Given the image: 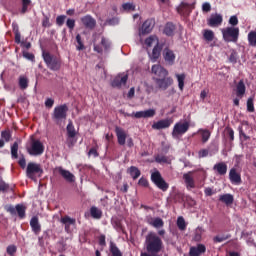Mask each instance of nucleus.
Returning <instances> with one entry per match:
<instances>
[{
    "mask_svg": "<svg viewBox=\"0 0 256 256\" xmlns=\"http://www.w3.org/2000/svg\"><path fill=\"white\" fill-rule=\"evenodd\" d=\"M164 245L163 240L155 232L147 234L144 242V249L146 252H141L140 256H161Z\"/></svg>",
    "mask_w": 256,
    "mask_h": 256,
    "instance_id": "obj_1",
    "label": "nucleus"
},
{
    "mask_svg": "<svg viewBox=\"0 0 256 256\" xmlns=\"http://www.w3.org/2000/svg\"><path fill=\"white\" fill-rule=\"evenodd\" d=\"M42 57L44 59V63H46L48 69L51 71H59L61 69V57L51 54L48 51H42Z\"/></svg>",
    "mask_w": 256,
    "mask_h": 256,
    "instance_id": "obj_2",
    "label": "nucleus"
},
{
    "mask_svg": "<svg viewBox=\"0 0 256 256\" xmlns=\"http://www.w3.org/2000/svg\"><path fill=\"white\" fill-rule=\"evenodd\" d=\"M223 39L226 43H237L239 41V28L227 27L222 29Z\"/></svg>",
    "mask_w": 256,
    "mask_h": 256,
    "instance_id": "obj_3",
    "label": "nucleus"
},
{
    "mask_svg": "<svg viewBox=\"0 0 256 256\" xmlns=\"http://www.w3.org/2000/svg\"><path fill=\"white\" fill-rule=\"evenodd\" d=\"M150 179L152 183L160 189V191H167V189H169V183L165 181L159 170L152 172Z\"/></svg>",
    "mask_w": 256,
    "mask_h": 256,
    "instance_id": "obj_4",
    "label": "nucleus"
},
{
    "mask_svg": "<svg viewBox=\"0 0 256 256\" xmlns=\"http://www.w3.org/2000/svg\"><path fill=\"white\" fill-rule=\"evenodd\" d=\"M68 112L69 106H67V104L56 106L52 113V119H54V121H65Z\"/></svg>",
    "mask_w": 256,
    "mask_h": 256,
    "instance_id": "obj_5",
    "label": "nucleus"
},
{
    "mask_svg": "<svg viewBox=\"0 0 256 256\" xmlns=\"http://www.w3.org/2000/svg\"><path fill=\"white\" fill-rule=\"evenodd\" d=\"M27 151L29 155H32V157H39L42 153H45V146L41 140H32Z\"/></svg>",
    "mask_w": 256,
    "mask_h": 256,
    "instance_id": "obj_6",
    "label": "nucleus"
},
{
    "mask_svg": "<svg viewBox=\"0 0 256 256\" xmlns=\"http://www.w3.org/2000/svg\"><path fill=\"white\" fill-rule=\"evenodd\" d=\"M4 209L7 213H10V215H18L20 219H25V211H27V207L23 204H17L16 207L11 204H7L4 206Z\"/></svg>",
    "mask_w": 256,
    "mask_h": 256,
    "instance_id": "obj_7",
    "label": "nucleus"
},
{
    "mask_svg": "<svg viewBox=\"0 0 256 256\" xmlns=\"http://www.w3.org/2000/svg\"><path fill=\"white\" fill-rule=\"evenodd\" d=\"M26 175L29 179H35V175L41 177L43 175V168L41 164L29 162L26 168Z\"/></svg>",
    "mask_w": 256,
    "mask_h": 256,
    "instance_id": "obj_8",
    "label": "nucleus"
},
{
    "mask_svg": "<svg viewBox=\"0 0 256 256\" xmlns=\"http://www.w3.org/2000/svg\"><path fill=\"white\" fill-rule=\"evenodd\" d=\"M195 9V4H189L186 2H181L180 5L177 6L176 11L178 15L181 17H184V19H187L191 13H193V10Z\"/></svg>",
    "mask_w": 256,
    "mask_h": 256,
    "instance_id": "obj_9",
    "label": "nucleus"
},
{
    "mask_svg": "<svg viewBox=\"0 0 256 256\" xmlns=\"http://www.w3.org/2000/svg\"><path fill=\"white\" fill-rule=\"evenodd\" d=\"M189 122H177L174 125L173 131H172V137L174 139H177V137H179V135H185V133H187V131H189Z\"/></svg>",
    "mask_w": 256,
    "mask_h": 256,
    "instance_id": "obj_10",
    "label": "nucleus"
},
{
    "mask_svg": "<svg viewBox=\"0 0 256 256\" xmlns=\"http://www.w3.org/2000/svg\"><path fill=\"white\" fill-rule=\"evenodd\" d=\"M110 48L111 42L105 36H102L100 44L94 43V51L96 53H103V49L104 51H109Z\"/></svg>",
    "mask_w": 256,
    "mask_h": 256,
    "instance_id": "obj_11",
    "label": "nucleus"
},
{
    "mask_svg": "<svg viewBox=\"0 0 256 256\" xmlns=\"http://www.w3.org/2000/svg\"><path fill=\"white\" fill-rule=\"evenodd\" d=\"M161 51H163V44L159 43V40H157L156 45L152 49V53L149 54L152 63H157L159 57H161Z\"/></svg>",
    "mask_w": 256,
    "mask_h": 256,
    "instance_id": "obj_12",
    "label": "nucleus"
},
{
    "mask_svg": "<svg viewBox=\"0 0 256 256\" xmlns=\"http://www.w3.org/2000/svg\"><path fill=\"white\" fill-rule=\"evenodd\" d=\"M163 59L168 65H175V52L171 50L169 47H165L162 51Z\"/></svg>",
    "mask_w": 256,
    "mask_h": 256,
    "instance_id": "obj_13",
    "label": "nucleus"
},
{
    "mask_svg": "<svg viewBox=\"0 0 256 256\" xmlns=\"http://www.w3.org/2000/svg\"><path fill=\"white\" fill-rule=\"evenodd\" d=\"M54 171H57V173H59V175H61V177H63V179L68 183H75V175H73L69 170H65L63 167L59 166L56 167Z\"/></svg>",
    "mask_w": 256,
    "mask_h": 256,
    "instance_id": "obj_14",
    "label": "nucleus"
},
{
    "mask_svg": "<svg viewBox=\"0 0 256 256\" xmlns=\"http://www.w3.org/2000/svg\"><path fill=\"white\" fill-rule=\"evenodd\" d=\"M155 81L162 91H167V89L173 85V78L171 77L156 78Z\"/></svg>",
    "mask_w": 256,
    "mask_h": 256,
    "instance_id": "obj_15",
    "label": "nucleus"
},
{
    "mask_svg": "<svg viewBox=\"0 0 256 256\" xmlns=\"http://www.w3.org/2000/svg\"><path fill=\"white\" fill-rule=\"evenodd\" d=\"M129 79V75L125 74L122 76V74H118L111 82L112 87H116L118 89H121L123 85H127V81Z\"/></svg>",
    "mask_w": 256,
    "mask_h": 256,
    "instance_id": "obj_16",
    "label": "nucleus"
},
{
    "mask_svg": "<svg viewBox=\"0 0 256 256\" xmlns=\"http://www.w3.org/2000/svg\"><path fill=\"white\" fill-rule=\"evenodd\" d=\"M155 27V20L154 19H147L140 29L141 35H149L153 31V28Z\"/></svg>",
    "mask_w": 256,
    "mask_h": 256,
    "instance_id": "obj_17",
    "label": "nucleus"
},
{
    "mask_svg": "<svg viewBox=\"0 0 256 256\" xmlns=\"http://www.w3.org/2000/svg\"><path fill=\"white\" fill-rule=\"evenodd\" d=\"M229 179L232 185H241V173L237 172V168H231L229 171Z\"/></svg>",
    "mask_w": 256,
    "mask_h": 256,
    "instance_id": "obj_18",
    "label": "nucleus"
},
{
    "mask_svg": "<svg viewBox=\"0 0 256 256\" xmlns=\"http://www.w3.org/2000/svg\"><path fill=\"white\" fill-rule=\"evenodd\" d=\"M152 73L156 75V77H160V79H163L169 75V71L159 64H154L152 66Z\"/></svg>",
    "mask_w": 256,
    "mask_h": 256,
    "instance_id": "obj_19",
    "label": "nucleus"
},
{
    "mask_svg": "<svg viewBox=\"0 0 256 256\" xmlns=\"http://www.w3.org/2000/svg\"><path fill=\"white\" fill-rule=\"evenodd\" d=\"M223 23V15L221 14H211L210 18L208 19L209 27H219Z\"/></svg>",
    "mask_w": 256,
    "mask_h": 256,
    "instance_id": "obj_20",
    "label": "nucleus"
},
{
    "mask_svg": "<svg viewBox=\"0 0 256 256\" xmlns=\"http://www.w3.org/2000/svg\"><path fill=\"white\" fill-rule=\"evenodd\" d=\"M155 114H156L155 109H148L144 111H138L133 115L136 119H149L151 117H155Z\"/></svg>",
    "mask_w": 256,
    "mask_h": 256,
    "instance_id": "obj_21",
    "label": "nucleus"
},
{
    "mask_svg": "<svg viewBox=\"0 0 256 256\" xmlns=\"http://www.w3.org/2000/svg\"><path fill=\"white\" fill-rule=\"evenodd\" d=\"M80 21L86 29H95V25H97V21L90 15L82 17Z\"/></svg>",
    "mask_w": 256,
    "mask_h": 256,
    "instance_id": "obj_22",
    "label": "nucleus"
},
{
    "mask_svg": "<svg viewBox=\"0 0 256 256\" xmlns=\"http://www.w3.org/2000/svg\"><path fill=\"white\" fill-rule=\"evenodd\" d=\"M207 251V247L204 244H198L197 246H192L189 251L190 256H201Z\"/></svg>",
    "mask_w": 256,
    "mask_h": 256,
    "instance_id": "obj_23",
    "label": "nucleus"
},
{
    "mask_svg": "<svg viewBox=\"0 0 256 256\" xmlns=\"http://www.w3.org/2000/svg\"><path fill=\"white\" fill-rule=\"evenodd\" d=\"M171 123H173V120L171 119H163L158 122H155L152 125V129H157L158 131L161 129H169L171 127Z\"/></svg>",
    "mask_w": 256,
    "mask_h": 256,
    "instance_id": "obj_24",
    "label": "nucleus"
},
{
    "mask_svg": "<svg viewBox=\"0 0 256 256\" xmlns=\"http://www.w3.org/2000/svg\"><path fill=\"white\" fill-rule=\"evenodd\" d=\"M115 133H116L118 144L121 146L125 145L127 141V133H125V130L117 126L115 128Z\"/></svg>",
    "mask_w": 256,
    "mask_h": 256,
    "instance_id": "obj_25",
    "label": "nucleus"
},
{
    "mask_svg": "<svg viewBox=\"0 0 256 256\" xmlns=\"http://www.w3.org/2000/svg\"><path fill=\"white\" fill-rule=\"evenodd\" d=\"M60 222L65 225L66 233L71 231V225H76L77 220L75 218H71L69 216H64L60 219Z\"/></svg>",
    "mask_w": 256,
    "mask_h": 256,
    "instance_id": "obj_26",
    "label": "nucleus"
},
{
    "mask_svg": "<svg viewBox=\"0 0 256 256\" xmlns=\"http://www.w3.org/2000/svg\"><path fill=\"white\" fill-rule=\"evenodd\" d=\"M146 223H148V225H151L152 227H155V229H161V227L165 225V222L160 217H149L147 218Z\"/></svg>",
    "mask_w": 256,
    "mask_h": 256,
    "instance_id": "obj_27",
    "label": "nucleus"
},
{
    "mask_svg": "<svg viewBox=\"0 0 256 256\" xmlns=\"http://www.w3.org/2000/svg\"><path fill=\"white\" fill-rule=\"evenodd\" d=\"M30 227L35 235L41 233V224L39 223V218L37 216L31 218Z\"/></svg>",
    "mask_w": 256,
    "mask_h": 256,
    "instance_id": "obj_28",
    "label": "nucleus"
},
{
    "mask_svg": "<svg viewBox=\"0 0 256 256\" xmlns=\"http://www.w3.org/2000/svg\"><path fill=\"white\" fill-rule=\"evenodd\" d=\"M213 171H216L218 175H227V164L225 162L216 163L213 166Z\"/></svg>",
    "mask_w": 256,
    "mask_h": 256,
    "instance_id": "obj_29",
    "label": "nucleus"
},
{
    "mask_svg": "<svg viewBox=\"0 0 256 256\" xmlns=\"http://www.w3.org/2000/svg\"><path fill=\"white\" fill-rule=\"evenodd\" d=\"M246 91L247 87L245 86V82L243 80H240L236 85V96L239 99H243Z\"/></svg>",
    "mask_w": 256,
    "mask_h": 256,
    "instance_id": "obj_30",
    "label": "nucleus"
},
{
    "mask_svg": "<svg viewBox=\"0 0 256 256\" xmlns=\"http://www.w3.org/2000/svg\"><path fill=\"white\" fill-rule=\"evenodd\" d=\"M220 203H224L229 207V205H233L235 201V197L232 194H222L219 196Z\"/></svg>",
    "mask_w": 256,
    "mask_h": 256,
    "instance_id": "obj_31",
    "label": "nucleus"
},
{
    "mask_svg": "<svg viewBox=\"0 0 256 256\" xmlns=\"http://www.w3.org/2000/svg\"><path fill=\"white\" fill-rule=\"evenodd\" d=\"M183 179L186 183V189H188V191H190V189H195V180L193 179L191 174L189 173L184 174Z\"/></svg>",
    "mask_w": 256,
    "mask_h": 256,
    "instance_id": "obj_32",
    "label": "nucleus"
},
{
    "mask_svg": "<svg viewBox=\"0 0 256 256\" xmlns=\"http://www.w3.org/2000/svg\"><path fill=\"white\" fill-rule=\"evenodd\" d=\"M163 33H164V35H167V37H173V35H175L174 24L171 22L166 23Z\"/></svg>",
    "mask_w": 256,
    "mask_h": 256,
    "instance_id": "obj_33",
    "label": "nucleus"
},
{
    "mask_svg": "<svg viewBox=\"0 0 256 256\" xmlns=\"http://www.w3.org/2000/svg\"><path fill=\"white\" fill-rule=\"evenodd\" d=\"M12 31L15 35V43L19 45L21 43V32H19V24L17 22L12 23Z\"/></svg>",
    "mask_w": 256,
    "mask_h": 256,
    "instance_id": "obj_34",
    "label": "nucleus"
},
{
    "mask_svg": "<svg viewBox=\"0 0 256 256\" xmlns=\"http://www.w3.org/2000/svg\"><path fill=\"white\" fill-rule=\"evenodd\" d=\"M109 249L112 256H123V252H121V250L119 249V247H117V244H115V242H110Z\"/></svg>",
    "mask_w": 256,
    "mask_h": 256,
    "instance_id": "obj_35",
    "label": "nucleus"
},
{
    "mask_svg": "<svg viewBox=\"0 0 256 256\" xmlns=\"http://www.w3.org/2000/svg\"><path fill=\"white\" fill-rule=\"evenodd\" d=\"M90 215L93 219H101L103 217V211L95 206H92L90 208Z\"/></svg>",
    "mask_w": 256,
    "mask_h": 256,
    "instance_id": "obj_36",
    "label": "nucleus"
},
{
    "mask_svg": "<svg viewBox=\"0 0 256 256\" xmlns=\"http://www.w3.org/2000/svg\"><path fill=\"white\" fill-rule=\"evenodd\" d=\"M18 85L22 91H25L29 87V78L26 76H20L18 79Z\"/></svg>",
    "mask_w": 256,
    "mask_h": 256,
    "instance_id": "obj_37",
    "label": "nucleus"
},
{
    "mask_svg": "<svg viewBox=\"0 0 256 256\" xmlns=\"http://www.w3.org/2000/svg\"><path fill=\"white\" fill-rule=\"evenodd\" d=\"M128 173L130 174V176L132 177V179H139V177H141V170H139V168L135 167V166H131L128 169Z\"/></svg>",
    "mask_w": 256,
    "mask_h": 256,
    "instance_id": "obj_38",
    "label": "nucleus"
},
{
    "mask_svg": "<svg viewBox=\"0 0 256 256\" xmlns=\"http://www.w3.org/2000/svg\"><path fill=\"white\" fill-rule=\"evenodd\" d=\"M208 152L210 157H213V155H216V153H219V144L217 142H211L208 146Z\"/></svg>",
    "mask_w": 256,
    "mask_h": 256,
    "instance_id": "obj_39",
    "label": "nucleus"
},
{
    "mask_svg": "<svg viewBox=\"0 0 256 256\" xmlns=\"http://www.w3.org/2000/svg\"><path fill=\"white\" fill-rule=\"evenodd\" d=\"M177 81H178V87L180 89V91H183V89H185V73L182 74H176L175 75Z\"/></svg>",
    "mask_w": 256,
    "mask_h": 256,
    "instance_id": "obj_40",
    "label": "nucleus"
},
{
    "mask_svg": "<svg viewBox=\"0 0 256 256\" xmlns=\"http://www.w3.org/2000/svg\"><path fill=\"white\" fill-rule=\"evenodd\" d=\"M67 135L70 139H73L75 135H77V132L75 131V126L73 125V122H69L66 127Z\"/></svg>",
    "mask_w": 256,
    "mask_h": 256,
    "instance_id": "obj_41",
    "label": "nucleus"
},
{
    "mask_svg": "<svg viewBox=\"0 0 256 256\" xmlns=\"http://www.w3.org/2000/svg\"><path fill=\"white\" fill-rule=\"evenodd\" d=\"M136 6L133 2H126L122 4V11L125 13H131V11H135Z\"/></svg>",
    "mask_w": 256,
    "mask_h": 256,
    "instance_id": "obj_42",
    "label": "nucleus"
},
{
    "mask_svg": "<svg viewBox=\"0 0 256 256\" xmlns=\"http://www.w3.org/2000/svg\"><path fill=\"white\" fill-rule=\"evenodd\" d=\"M155 161L156 163H166L167 165H171V159H169V157L165 156V155H156L155 156Z\"/></svg>",
    "mask_w": 256,
    "mask_h": 256,
    "instance_id": "obj_43",
    "label": "nucleus"
},
{
    "mask_svg": "<svg viewBox=\"0 0 256 256\" xmlns=\"http://www.w3.org/2000/svg\"><path fill=\"white\" fill-rule=\"evenodd\" d=\"M19 143L14 142L13 145L11 146V157L12 159H19Z\"/></svg>",
    "mask_w": 256,
    "mask_h": 256,
    "instance_id": "obj_44",
    "label": "nucleus"
},
{
    "mask_svg": "<svg viewBox=\"0 0 256 256\" xmlns=\"http://www.w3.org/2000/svg\"><path fill=\"white\" fill-rule=\"evenodd\" d=\"M248 43L250 47H256V31H250L248 33Z\"/></svg>",
    "mask_w": 256,
    "mask_h": 256,
    "instance_id": "obj_45",
    "label": "nucleus"
},
{
    "mask_svg": "<svg viewBox=\"0 0 256 256\" xmlns=\"http://www.w3.org/2000/svg\"><path fill=\"white\" fill-rule=\"evenodd\" d=\"M177 227L180 231H185L187 229V223H185V218H183V216L177 218Z\"/></svg>",
    "mask_w": 256,
    "mask_h": 256,
    "instance_id": "obj_46",
    "label": "nucleus"
},
{
    "mask_svg": "<svg viewBox=\"0 0 256 256\" xmlns=\"http://www.w3.org/2000/svg\"><path fill=\"white\" fill-rule=\"evenodd\" d=\"M22 8L20 10V13L22 15H25L29 11V6L31 5V0H21Z\"/></svg>",
    "mask_w": 256,
    "mask_h": 256,
    "instance_id": "obj_47",
    "label": "nucleus"
},
{
    "mask_svg": "<svg viewBox=\"0 0 256 256\" xmlns=\"http://www.w3.org/2000/svg\"><path fill=\"white\" fill-rule=\"evenodd\" d=\"M201 137H202V143H207L209 139L211 138V132L209 130H200Z\"/></svg>",
    "mask_w": 256,
    "mask_h": 256,
    "instance_id": "obj_48",
    "label": "nucleus"
},
{
    "mask_svg": "<svg viewBox=\"0 0 256 256\" xmlns=\"http://www.w3.org/2000/svg\"><path fill=\"white\" fill-rule=\"evenodd\" d=\"M76 41H77V45H76L77 51H83V49H85V44H83V40H81V34L76 35Z\"/></svg>",
    "mask_w": 256,
    "mask_h": 256,
    "instance_id": "obj_49",
    "label": "nucleus"
},
{
    "mask_svg": "<svg viewBox=\"0 0 256 256\" xmlns=\"http://www.w3.org/2000/svg\"><path fill=\"white\" fill-rule=\"evenodd\" d=\"M227 239H231V234L222 235V236H215L213 241L215 243H223V241H227Z\"/></svg>",
    "mask_w": 256,
    "mask_h": 256,
    "instance_id": "obj_50",
    "label": "nucleus"
},
{
    "mask_svg": "<svg viewBox=\"0 0 256 256\" xmlns=\"http://www.w3.org/2000/svg\"><path fill=\"white\" fill-rule=\"evenodd\" d=\"M203 37L206 41H213L215 34L213 33V30H205Z\"/></svg>",
    "mask_w": 256,
    "mask_h": 256,
    "instance_id": "obj_51",
    "label": "nucleus"
},
{
    "mask_svg": "<svg viewBox=\"0 0 256 256\" xmlns=\"http://www.w3.org/2000/svg\"><path fill=\"white\" fill-rule=\"evenodd\" d=\"M227 137H229L230 141H235V131H233V128L226 127L225 128Z\"/></svg>",
    "mask_w": 256,
    "mask_h": 256,
    "instance_id": "obj_52",
    "label": "nucleus"
},
{
    "mask_svg": "<svg viewBox=\"0 0 256 256\" xmlns=\"http://www.w3.org/2000/svg\"><path fill=\"white\" fill-rule=\"evenodd\" d=\"M247 111L249 113L255 112V106L253 104V98H248V100H247Z\"/></svg>",
    "mask_w": 256,
    "mask_h": 256,
    "instance_id": "obj_53",
    "label": "nucleus"
},
{
    "mask_svg": "<svg viewBox=\"0 0 256 256\" xmlns=\"http://www.w3.org/2000/svg\"><path fill=\"white\" fill-rule=\"evenodd\" d=\"M154 41H159L158 39H157V37H155V36H150V37H148V38H146L145 39V45H147V47H153V42Z\"/></svg>",
    "mask_w": 256,
    "mask_h": 256,
    "instance_id": "obj_54",
    "label": "nucleus"
},
{
    "mask_svg": "<svg viewBox=\"0 0 256 256\" xmlns=\"http://www.w3.org/2000/svg\"><path fill=\"white\" fill-rule=\"evenodd\" d=\"M237 59H239V56L237 54V51L235 50H232L231 51V54L229 56V61L230 63H237Z\"/></svg>",
    "mask_w": 256,
    "mask_h": 256,
    "instance_id": "obj_55",
    "label": "nucleus"
},
{
    "mask_svg": "<svg viewBox=\"0 0 256 256\" xmlns=\"http://www.w3.org/2000/svg\"><path fill=\"white\" fill-rule=\"evenodd\" d=\"M65 19H67V16L65 15H60L56 18V24L59 27H63L64 23H65Z\"/></svg>",
    "mask_w": 256,
    "mask_h": 256,
    "instance_id": "obj_56",
    "label": "nucleus"
},
{
    "mask_svg": "<svg viewBox=\"0 0 256 256\" xmlns=\"http://www.w3.org/2000/svg\"><path fill=\"white\" fill-rule=\"evenodd\" d=\"M7 253H8V255H11V256H14L16 253H17V246H15V245H9L8 247H7Z\"/></svg>",
    "mask_w": 256,
    "mask_h": 256,
    "instance_id": "obj_57",
    "label": "nucleus"
},
{
    "mask_svg": "<svg viewBox=\"0 0 256 256\" xmlns=\"http://www.w3.org/2000/svg\"><path fill=\"white\" fill-rule=\"evenodd\" d=\"M66 26L70 31H73L75 29V19L68 18L66 21Z\"/></svg>",
    "mask_w": 256,
    "mask_h": 256,
    "instance_id": "obj_58",
    "label": "nucleus"
},
{
    "mask_svg": "<svg viewBox=\"0 0 256 256\" xmlns=\"http://www.w3.org/2000/svg\"><path fill=\"white\" fill-rule=\"evenodd\" d=\"M22 55L25 59H28V61H35V55L33 53H29L27 51H23Z\"/></svg>",
    "mask_w": 256,
    "mask_h": 256,
    "instance_id": "obj_59",
    "label": "nucleus"
},
{
    "mask_svg": "<svg viewBox=\"0 0 256 256\" xmlns=\"http://www.w3.org/2000/svg\"><path fill=\"white\" fill-rule=\"evenodd\" d=\"M198 157H199V159H203L205 157H209V150L208 149H201L198 152Z\"/></svg>",
    "mask_w": 256,
    "mask_h": 256,
    "instance_id": "obj_60",
    "label": "nucleus"
},
{
    "mask_svg": "<svg viewBox=\"0 0 256 256\" xmlns=\"http://www.w3.org/2000/svg\"><path fill=\"white\" fill-rule=\"evenodd\" d=\"M138 185H140V187H149V180L141 177L138 181Z\"/></svg>",
    "mask_w": 256,
    "mask_h": 256,
    "instance_id": "obj_61",
    "label": "nucleus"
},
{
    "mask_svg": "<svg viewBox=\"0 0 256 256\" xmlns=\"http://www.w3.org/2000/svg\"><path fill=\"white\" fill-rule=\"evenodd\" d=\"M229 24L232 25V27L239 25V19L237 16H231L229 19Z\"/></svg>",
    "mask_w": 256,
    "mask_h": 256,
    "instance_id": "obj_62",
    "label": "nucleus"
},
{
    "mask_svg": "<svg viewBox=\"0 0 256 256\" xmlns=\"http://www.w3.org/2000/svg\"><path fill=\"white\" fill-rule=\"evenodd\" d=\"M6 191H9V184L5 182H0V193L3 192L5 193Z\"/></svg>",
    "mask_w": 256,
    "mask_h": 256,
    "instance_id": "obj_63",
    "label": "nucleus"
},
{
    "mask_svg": "<svg viewBox=\"0 0 256 256\" xmlns=\"http://www.w3.org/2000/svg\"><path fill=\"white\" fill-rule=\"evenodd\" d=\"M1 137H2V139H4L6 142H9L10 139H11V133H9L8 131H2Z\"/></svg>",
    "mask_w": 256,
    "mask_h": 256,
    "instance_id": "obj_64",
    "label": "nucleus"
}]
</instances>
